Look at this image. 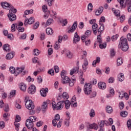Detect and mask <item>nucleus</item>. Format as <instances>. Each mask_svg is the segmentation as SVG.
<instances>
[{"label": "nucleus", "instance_id": "nucleus-1", "mask_svg": "<svg viewBox=\"0 0 131 131\" xmlns=\"http://www.w3.org/2000/svg\"><path fill=\"white\" fill-rule=\"evenodd\" d=\"M37 118L35 116H31L29 118V119L26 120V125L29 129H32L33 127V122L36 121Z\"/></svg>", "mask_w": 131, "mask_h": 131}, {"label": "nucleus", "instance_id": "nucleus-2", "mask_svg": "<svg viewBox=\"0 0 131 131\" xmlns=\"http://www.w3.org/2000/svg\"><path fill=\"white\" fill-rule=\"evenodd\" d=\"M62 83H69L70 86H73V85H74V83H75V79H70L67 76L62 78Z\"/></svg>", "mask_w": 131, "mask_h": 131}, {"label": "nucleus", "instance_id": "nucleus-3", "mask_svg": "<svg viewBox=\"0 0 131 131\" xmlns=\"http://www.w3.org/2000/svg\"><path fill=\"white\" fill-rule=\"evenodd\" d=\"M84 93L86 96L91 95V93H92V84H91V83H85L84 86Z\"/></svg>", "mask_w": 131, "mask_h": 131}, {"label": "nucleus", "instance_id": "nucleus-4", "mask_svg": "<svg viewBox=\"0 0 131 131\" xmlns=\"http://www.w3.org/2000/svg\"><path fill=\"white\" fill-rule=\"evenodd\" d=\"M25 102L27 109H28L29 110H33V109H34V104L33 103V102H32V100L30 99L26 100V99H25Z\"/></svg>", "mask_w": 131, "mask_h": 131}, {"label": "nucleus", "instance_id": "nucleus-5", "mask_svg": "<svg viewBox=\"0 0 131 131\" xmlns=\"http://www.w3.org/2000/svg\"><path fill=\"white\" fill-rule=\"evenodd\" d=\"M86 127H87V131H90V129H95L97 130V129H98V124L96 123L92 124L88 123L86 125Z\"/></svg>", "mask_w": 131, "mask_h": 131}, {"label": "nucleus", "instance_id": "nucleus-6", "mask_svg": "<svg viewBox=\"0 0 131 131\" xmlns=\"http://www.w3.org/2000/svg\"><path fill=\"white\" fill-rule=\"evenodd\" d=\"M1 7L5 10H11L12 9V5L7 2H2L1 3Z\"/></svg>", "mask_w": 131, "mask_h": 131}, {"label": "nucleus", "instance_id": "nucleus-7", "mask_svg": "<svg viewBox=\"0 0 131 131\" xmlns=\"http://www.w3.org/2000/svg\"><path fill=\"white\" fill-rule=\"evenodd\" d=\"M19 121H21V117L20 116L16 115L15 122H14V125L15 126V129L16 131H19V124L18 122Z\"/></svg>", "mask_w": 131, "mask_h": 131}, {"label": "nucleus", "instance_id": "nucleus-8", "mask_svg": "<svg viewBox=\"0 0 131 131\" xmlns=\"http://www.w3.org/2000/svg\"><path fill=\"white\" fill-rule=\"evenodd\" d=\"M34 22H35V19H34V17H31L29 19L28 18H26L25 20L24 24L25 26H27L28 24L29 25H31V24H33V23H34Z\"/></svg>", "mask_w": 131, "mask_h": 131}, {"label": "nucleus", "instance_id": "nucleus-9", "mask_svg": "<svg viewBox=\"0 0 131 131\" xmlns=\"http://www.w3.org/2000/svg\"><path fill=\"white\" fill-rule=\"evenodd\" d=\"M91 33H92V31H90V30L86 31V32H85L84 35L82 36L81 37V40H82V41H85V40L86 39V38H89V37L91 36Z\"/></svg>", "mask_w": 131, "mask_h": 131}, {"label": "nucleus", "instance_id": "nucleus-10", "mask_svg": "<svg viewBox=\"0 0 131 131\" xmlns=\"http://www.w3.org/2000/svg\"><path fill=\"white\" fill-rule=\"evenodd\" d=\"M76 28H77V21H74L72 27L70 28L68 31V33H72L74 32L75 30H76Z\"/></svg>", "mask_w": 131, "mask_h": 131}, {"label": "nucleus", "instance_id": "nucleus-11", "mask_svg": "<svg viewBox=\"0 0 131 131\" xmlns=\"http://www.w3.org/2000/svg\"><path fill=\"white\" fill-rule=\"evenodd\" d=\"M36 92V87L34 85H31L28 89L29 94L33 95Z\"/></svg>", "mask_w": 131, "mask_h": 131}, {"label": "nucleus", "instance_id": "nucleus-12", "mask_svg": "<svg viewBox=\"0 0 131 131\" xmlns=\"http://www.w3.org/2000/svg\"><path fill=\"white\" fill-rule=\"evenodd\" d=\"M40 95L42 97H47V94L49 93V89L48 88H42L40 91Z\"/></svg>", "mask_w": 131, "mask_h": 131}, {"label": "nucleus", "instance_id": "nucleus-13", "mask_svg": "<svg viewBox=\"0 0 131 131\" xmlns=\"http://www.w3.org/2000/svg\"><path fill=\"white\" fill-rule=\"evenodd\" d=\"M64 105H65V101H61L58 102L57 103V109H58V110H62Z\"/></svg>", "mask_w": 131, "mask_h": 131}, {"label": "nucleus", "instance_id": "nucleus-14", "mask_svg": "<svg viewBox=\"0 0 131 131\" xmlns=\"http://www.w3.org/2000/svg\"><path fill=\"white\" fill-rule=\"evenodd\" d=\"M80 40V37L77 34V32L75 33L74 36V39H73V43H77L78 41Z\"/></svg>", "mask_w": 131, "mask_h": 131}, {"label": "nucleus", "instance_id": "nucleus-15", "mask_svg": "<svg viewBox=\"0 0 131 131\" xmlns=\"http://www.w3.org/2000/svg\"><path fill=\"white\" fill-rule=\"evenodd\" d=\"M15 56V52L14 51H12L10 53H9L7 54L6 56V60H11L14 58V56Z\"/></svg>", "mask_w": 131, "mask_h": 131}, {"label": "nucleus", "instance_id": "nucleus-16", "mask_svg": "<svg viewBox=\"0 0 131 131\" xmlns=\"http://www.w3.org/2000/svg\"><path fill=\"white\" fill-rule=\"evenodd\" d=\"M125 45H128L127 39L125 38H121L119 47H121V46H124Z\"/></svg>", "mask_w": 131, "mask_h": 131}, {"label": "nucleus", "instance_id": "nucleus-17", "mask_svg": "<svg viewBox=\"0 0 131 131\" xmlns=\"http://www.w3.org/2000/svg\"><path fill=\"white\" fill-rule=\"evenodd\" d=\"M79 71V67H76L74 68L73 69H72L70 71V75H73L74 73H78V72Z\"/></svg>", "mask_w": 131, "mask_h": 131}, {"label": "nucleus", "instance_id": "nucleus-18", "mask_svg": "<svg viewBox=\"0 0 131 131\" xmlns=\"http://www.w3.org/2000/svg\"><path fill=\"white\" fill-rule=\"evenodd\" d=\"M8 16L10 21H11V22L13 21H15V20L17 19L16 15H15L14 14L10 13L8 14Z\"/></svg>", "mask_w": 131, "mask_h": 131}, {"label": "nucleus", "instance_id": "nucleus-19", "mask_svg": "<svg viewBox=\"0 0 131 131\" xmlns=\"http://www.w3.org/2000/svg\"><path fill=\"white\" fill-rule=\"evenodd\" d=\"M98 88L100 89V90H105L106 89V83L103 82H99L98 83Z\"/></svg>", "mask_w": 131, "mask_h": 131}, {"label": "nucleus", "instance_id": "nucleus-20", "mask_svg": "<svg viewBox=\"0 0 131 131\" xmlns=\"http://www.w3.org/2000/svg\"><path fill=\"white\" fill-rule=\"evenodd\" d=\"M71 105L72 107H77V102H76V98L75 96H74L71 99Z\"/></svg>", "mask_w": 131, "mask_h": 131}, {"label": "nucleus", "instance_id": "nucleus-21", "mask_svg": "<svg viewBox=\"0 0 131 131\" xmlns=\"http://www.w3.org/2000/svg\"><path fill=\"white\" fill-rule=\"evenodd\" d=\"M127 7V11L129 13L131 12V0H127L125 4V7Z\"/></svg>", "mask_w": 131, "mask_h": 131}, {"label": "nucleus", "instance_id": "nucleus-22", "mask_svg": "<svg viewBox=\"0 0 131 131\" xmlns=\"http://www.w3.org/2000/svg\"><path fill=\"white\" fill-rule=\"evenodd\" d=\"M100 62H101V58H100V57H97L96 59L93 61L92 65L94 67H96L97 64H99Z\"/></svg>", "mask_w": 131, "mask_h": 131}, {"label": "nucleus", "instance_id": "nucleus-23", "mask_svg": "<svg viewBox=\"0 0 131 131\" xmlns=\"http://www.w3.org/2000/svg\"><path fill=\"white\" fill-rule=\"evenodd\" d=\"M127 1V0H118V3H120V5L123 9L125 8V5L126 4Z\"/></svg>", "mask_w": 131, "mask_h": 131}, {"label": "nucleus", "instance_id": "nucleus-24", "mask_svg": "<svg viewBox=\"0 0 131 131\" xmlns=\"http://www.w3.org/2000/svg\"><path fill=\"white\" fill-rule=\"evenodd\" d=\"M68 38V37L67 35H64L63 37L61 36H58V42L61 43L62 42V39L63 40H67V39Z\"/></svg>", "mask_w": 131, "mask_h": 131}, {"label": "nucleus", "instance_id": "nucleus-25", "mask_svg": "<svg viewBox=\"0 0 131 131\" xmlns=\"http://www.w3.org/2000/svg\"><path fill=\"white\" fill-rule=\"evenodd\" d=\"M118 78L119 81H123V80H124V74L122 73L119 74L118 75Z\"/></svg>", "mask_w": 131, "mask_h": 131}, {"label": "nucleus", "instance_id": "nucleus-26", "mask_svg": "<svg viewBox=\"0 0 131 131\" xmlns=\"http://www.w3.org/2000/svg\"><path fill=\"white\" fill-rule=\"evenodd\" d=\"M3 49L4 51H6V52H10L11 51V48H10V45L9 44H5L3 46Z\"/></svg>", "mask_w": 131, "mask_h": 131}, {"label": "nucleus", "instance_id": "nucleus-27", "mask_svg": "<svg viewBox=\"0 0 131 131\" xmlns=\"http://www.w3.org/2000/svg\"><path fill=\"white\" fill-rule=\"evenodd\" d=\"M103 12V7H100L98 8L95 12V15L96 16H100L101 14Z\"/></svg>", "mask_w": 131, "mask_h": 131}, {"label": "nucleus", "instance_id": "nucleus-28", "mask_svg": "<svg viewBox=\"0 0 131 131\" xmlns=\"http://www.w3.org/2000/svg\"><path fill=\"white\" fill-rule=\"evenodd\" d=\"M112 11L114 13V15H115V16H117V17H119V16H120V11L118 10H115V9L114 8H113L112 9Z\"/></svg>", "mask_w": 131, "mask_h": 131}, {"label": "nucleus", "instance_id": "nucleus-29", "mask_svg": "<svg viewBox=\"0 0 131 131\" xmlns=\"http://www.w3.org/2000/svg\"><path fill=\"white\" fill-rule=\"evenodd\" d=\"M120 49H122V50L124 52H126L128 50V44H126L125 45L121 46L120 47H119Z\"/></svg>", "mask_w": 131, "mask_h": 131}, {"label": "nucleus", "instance_id": "nucleus-30", "mask_svg": "<svg viewBox=\"0 0 131 131\" xmlns=\"http://www.w3.org/2000/svg\"><path fill=\"white\" fill-rule=\"evenodd\" d=\"M26 84H24V83H21L20 84L19 89L21 91H23V92H25V91H26Z\"/></svg>", "mask_w": 131, "mask_h": 131}, {"label": "nucleus", "instance_id": "nucleus-31", "mask_svg": "<svg viewBox=\"0 0 131 131\" xmlns=\"http://www.w3.org/2000/svg\"><path fill=\"white\" fill-rule=\"evenodd\" d=\"M47 109H48V103L46 102H44L41 106V110L42 111H45Z\"/></svg>", "mask_w": 131, "mask_h": 131}, {"label": "nucleus", "instance_id": "nucleus-32", "mask_svg": "<svg viewBox=\"0 0 131 131\" xmlns=\"http://www.w3.org/2000/svg\"><path fill=\"white\" fill-rule=\"evenodd\" d=\"M97 28H98V25L97 24H94L92 25L93 31L94 34H96L97 33Z\"/></svg>", "mask_w": 131, "mask_h": 131}, {"label": "nucleus", "instance_id": "nucleus-33", "mask_svg": "<svg viewBox=\"0 0 131 131\" xmlns=\"http://www.w3.org/2000/svg\"><path fill=\"white\" fill-rule=\"evenodd\" d=\"M25 69V68L24 67L17 68L15 71V73H17V74H19L21 73L23 71V70H24Z\"/></svg>", "mask_w": 131, "mask_h": 131}, {"label": "nucleus", "instance_id": "nucleus-34", "mask_svg": "<svg viewBox=\"0 0 131 131\" xmlns=\"http://www.w3.org/2000/svg\"><path fill=\"white\" fill-rule=\"evenodd\" d=\"M122 63H123V60H122V58H118L117 61V66H120V65H122Z\"/></svg>", "mask_w": 131, "mask_h": 131}, {"label": "nucleus", "instance_id": "nucleus-35", "mask_svg": "<svg viewBox=\"0 0 131 131\" xmlns=\"http://www.w3.org/2000/svg\"><path fill=\"white\" fill-rule=\"evenodd\" d=\"M106 111L107 113H109L110 114H111V113L113 112V109H112V107L110 106H107L106 108Z\"/></svg>", "mask_w": 131, "mask_h": 131}, {"label": "nucleus", "instance_id": "nucleus-36", "mask_svg": "<svg viewBox=\"0 0 131 131\" xmlns=\"http://www.w3.org/2000/svg\"><path fill=\"white\" fill-rule=\"evenodd\" d=\"M66 55L67 58H69V59L72 58V57L73 56V54H72V53H71V52H70V51H67Z\"/></svg>", "mask_w": 131, "mask_h": 131}, {"label": "nucleus", "instance_id": "nucleus-37", "mask_svg": "<svg viewBox=\"0 0 131 131\" xmlns=\"http://www.w3.org/2000/svg\"><path fill=\"white\" fill-rule=\"evenodd\" d=\"M105 124L106 125H112V124H113V119L112 118H110L108 121H105Z\"/></svg>", "mask_w": 131, "mask_h": 131}, {"label": "nucleus", "instance_id": "nucleus-38", "mask_svg": "<svg viewBox=\"0 0 131 131\" xmlns=\"http://www.w3.org/2000/svg\"><path fill=\"white\" fill-rule=\"evenodd\" d=\"M52 105L53 110H58L57 103H56V101H52Z\"/></svg>", "mask_w": 131, "mask_h": 131}, {"label": "nucleus", "instance_id": "nucleus-39", "mask_svg": "<svg viewBox=\"0 0 131 131\" xmlns=\"http://www.w3.org/2000/svg\"><path fill=\"white\" fill-rule=\"evenodd\" d=\"M105 29V27L104 25H101L100 28L98 29V33L99 34H101L103 31H104V30Z\"/></svg>", "mask_w": 131, "mask_h": 131}, {"label": "nucleus", "instance_id": "nucleus-40", "mask_svg": "<svg viewBox=\"0 0 131 131\" xmlns=\"http://www.w3.org/2000/svg\"><path fill=\"white\" fill-rule=\"evenodd\" d=\"M46 33L47 34H53L54 33V31H53V29L48 28L46 29Z\"/></svg>", "mask_w": 131, "mask_h": 131}, {"label": "nucleus", "instance_id": "nucleus-41", "mask_svg": "<svg viewBox=\"0 0 131 131\" xmlns=\"http://www.w3.org/2000/svg\"><path fill=\"white\" fill-rule=\"evenodd\" d=\"M70 104H71V103H70L69 100H66L64 101V105L66 109H69V108H70Z\"/></svg>", "mask_w": 131, "mask_h": 131}, {"label": "nucleus", "instance_id": "nucleus-42", "mask_svg": "<svg viewBox=\"0 0 131 131\" xmlns=\"http://www.w3.org/2000/svg\"><path fill=\"white\" fill-rule=\"evenodd\" d=\"M9 114L8 113L3 114V119L5 121H8L9 120Z\"/></svg>", "mask_w": 131, "mask_h": 131}, {"label": "nucleus", "instance_id": "nucleus-43", "mask_svg": "<svg viewBox=\"0 0 131 131\" xmlns=\"http://www.w3.org/2000/svg\"><path fill=\"white\" fill-rule=\"evenodd\" d=\"M90 117L93 118L94 116H96V113H95V110L94 109H91L90 113H89Z\"/></svg>", "mask_w": 131, "mask_h": 131}, {"label": "nucleus", "instance_id": "nucleus-44", "mask_svg": "<svg viewBox=\"0 0 131 131\" xmlns=\"http://www.w3.org/2000/svg\"><path fill=\"white\" fill-rule=\"evenodd\" d=\"M60 23L62 24V26H66L68 24V21L66 19H62L60 20Z\"/></svg>", "mask_w": 131, "mask_h": 131}, {"label": "nucleus", "instance_id": "nucleus-45", "mask_svg": "<svg viewBox=\"0 0 131 131\" xmlns=\"http://www.w3.org/2000/svg\"><path fill=\"white\" fill-rule=\"evenodd\" d=\"M9 13H13V14H15L17 13V9L16 8H14V7L12 5V8L9 9Z\"/></svg>", "mask_w": 131, "mask_h": 131}, {"label": "nucleus", "instance_id": "nucleus-46", "mask_svg": "<svg viewBox=\"0 0 131 131\" xmlns=\"http://www.w3.org/2000/svg\"><path fill=\"white\" fill-rule=\"evenodd\" d=\"M115 92L114 91V89H112L110 90V95L107 96V98H110V97H112V96H114Z\"/></svg>", "mask_w": 131, "mask_h": 131}, {"label": "nucleus", "instance_id": "nucleus-47", "mask_svg": "<svg viewBox=\"0 0 131 131\" xmlns=\"http://www.w3.org/2000/svg\"><path fill=\"white\" fill-rule=\"evenodd\" d=\"M16 28H17V24H13L12 26H11V32H14V31H16Z\"/></svg>", "mask_w": 131, "mask_h": 131}, {"label": "nucleus", "instance_id": "nucleus-48", "mask_svg": "<svg viewBox=\"0 0 131 131\" xmlns=\"http://www.w3.org/2000/svg\"><path fill=\"white\" fill-rule=\"evenodd\" d=\"M88 11L90 13H91V12H92V11H93V4L92 3H90L88 5Z\"/></svg>", "mask_w": 131, "mask_h": 131}, {"label": "nucleus", "instance_id": "nucleus-49", "mask_svg": "<svg viewBox=\"0 0 131 131\" xmlns=\"http://www.w3.org/2000/svg\"><path fill=\"white\" fill-rule=\"evenodd\" d=\"M40 53V52L39 51V50H38V49H34V56H38V55H39Z\"/></svg>", "mask_w": 131, "mask_h": 131}, {"label": "nucleus", "instance_id": "nucleus-50", "mask_svg": "<svg viewBox=\"0 0 131 131\" xmlns=\"http://www.w3.org/2000/svg\"><path fill=\"white\" fill-rule=\"evenodd\" d=\"M106 47H107L106 42L99 44L100 49H105Z\"/></svg>", "mask_w": 131, "mask_h": 131}, {"label": "nucleus", "instance_id": "nucleus-51", "mask_svg": "<svg viewBox=\"0 0 131 131\" xmlns=\"http://www.w3.org/2000/svg\"><path fill=\"white\" fill-rule=\"evenodd\" d=\"M97 42H99V44L102 43V36L101 34L97 36Z\"/></svg>", "mask_w": 131, "mask_h": 131}, {"label": "nucleus", "instance_id": "nucleus-52", "mask_svg": "<svg viewBox=\"0 0 131 131\" xmlns=\"http://www.w3.org/2000/svg\"><path fill=\"white\" fill-rule=\"evenodd\" d=\"M9 71L11 72V73H16V70H15V68L13 67H10L9 68Z\"/></svg>", "mask_w": 131, "mask_h": 131}, {"label": "nucleus", "instance_id": "nucleus-53", "mask_svg": "<svg viewBox=\"0 0 131 131\" xmlns=\"http://www.w3.org/2000/svg\"><path fill=\"white\" fill-rule=\"evenodd\" d=\"M17 93V91H16V90H12L11 91V92L10 93V98H11V97H14L15 96V95H16Z\"/></svg>", "mask_w": 131, "mask_h": 131}, {"label": "nucleus", "instance_id": "nucleus-54", "mask_svg": "<svg viewBox=\"0 0 131 131\" xmlns=\"http://www.w3.org/2000/svg\"><path fill=\"white\" fill-rule=\"evenodd\" d=\"M53 22V18H49L47 21V25L48 26L51 25L52 23Z\"/></svg>", "mask_w": 131, "mask_h": 131}, {"label": "nucleus", "instance_id": "nucleus-55", "mask_svg": "<svg viewBox=\"0 0 131 131\" xmlns=\"http://www.w3.org/2000/svg\"><path fill=\"white\" fill-rule=\"evenodd\" d=\"M39 26V22H36L33 26V29H37Z\"/></svg>", "mask_w": 131, "mask_h": 131}, {"label": "nucleus", "instance_id": "nucleus-56", "mask_svg": "<svg viewBox=\"0 0 131 131\" xmlns=\"http://www.w3.org/2000/svg\"><path fill=\"white\" fill-rule=\"evenodd\" d=\"M121 116L122 117H126L127 116V112L123 111L121 112Z\"/></svg>", "mask_w": 131, "mask_h": 131}, {"label": "nucleus", "instance_id": "nucleus-57", "mask_svg": "<svg viewBox=\"0 0 131 131\" xmlns=\"http://www.w3.org/2000/svg\"><path fill=\"white\" fill-rule=\"evenodd\" d=\"M61 77L62 78H64V77H66V72L65 71V70H62L61 72Z\"/></svg>", "mask_w": 131, "mask_h": 131}, {"label": "nucleus", "instance_id": "nucleus-58", "mask_svg": "<svg viewBox=\"0 0 131 131\" xmlns=\"http://www.w3.org/2000/svg\"><path fill=\"white\" fill-rule=\"evenodd\" d=\"M62 98H63V99H68V98H69V96L68 95V94H67V93L66 92H63L62 94Z\"/></svg>", "mask_w": 131, "mask_h": 131}, {"label": "nucleus", "instance_id": "nucleus-59", "mask_svg": "<svg viewBox=\"0 0 131 131\" xmlns=\"http://www.w3.org/2000/svg\"><path fill=\"white\" fill-rule=\"evenodd\" d=\"M105 122H106V121H100L99 122L100 128L104 127V124H105Z\"/></svg>", "mask_w": 131, "mask_h": 131}, {"label": "nucleus", "instance_id": "nucleus-60", "mask_svg": "<svg viewBox=\"0 0 131 131\" xmlns=\"http://www.w3.org/2000/svg\"><path fill=\"white\" fill-rule=\"evenodd\" d=\"M117 38H118V34H116L112 37V41H115V40H117Z\"/></svg>", "mask_w": 131, "mask_h": 131}, {"label": "nucleus", "instance_id": "nucleus-61", "mask_svg": "<svg viewBox=\"0 0 131 131\" xmlns=\"http://www.w3.org/2000/svg\"><path fill=\"white\" fill-rule=\"evenodd\" d=\"M33 13V10H26L25 11V15H29V14H32Z\"/></svg>", "mask_w": 131, "mask_h": 131}, {"label": "nucleus", "instance_id": "nucleus-62", "mask_svg": "<svg viewBox=\"0 0 131 131\" xmlns=\"http://www.w3.org/2000/svg\"><path fill=\"white\" fill-rule=\"evenodd\" d=\"M27 36V34L26 33H24L23 35L19 37V39H26V37Z\"/></svg>", "mask_w": 131, "mask_h": 131}, {"label": "nucleus", "instance_id": "nucleus-63", "mask_svg": "<svg viewBox=\"0 0 131 131\" xmlns=\"http://www.w3.org/2000/svg\"><path fill=\"white\" fill-rule=\"evenodd\" d=\"M110 54L111 57H114V56H115V51L114 49H111Z\"/></svg>", "mask_w": 131, "mask_h": 131}, {"label": "nucleus", "instance_id": "nucleus-64", "mask_svg": "<svg viewBox=\"0 0 131 131\" xmlns=\"http://www.w3.org/2000/svg\"><path fill=\"white\" fill-rule=\"evenodd\" d=\"M127 126L129 129H131V120L129 119L127 122Z\"/></svg>", "mask_w": 131, "mask_h": 131}]
</instances>
